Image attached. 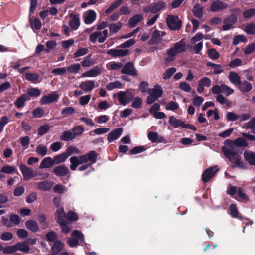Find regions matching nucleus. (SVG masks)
I'll return each instance as SVG.
<instances>
[{
    "label": "nucleus",
    "instance_id": "nucleus-25",
    "mask_svg": "<svg viewBox=\"0 0 255 255\" xmlns=\"http://www.w3.org/2000/svg\"><path fill=\"white\" fill-rule=\"evenodd\" d=\"M69 16L71 18V20L69 21L70 26L73 30L77 29L80 25V20L78 15L71 14Z\"/></svg>",
    "mask_w": 255,
    "mask_h": 255
},
{
    "label": "nucleus",
    "instance_id": "nucleus-27",
    "mask_svg": "<svg viewBox=\"0 0 255 255\" xmlns=\"http://www.w3.org/2000/svg\"><path fill=\"white\" fill-rule=\"evenodd\" d=\"M228 78L230 82L235 85H240L241 79L240 76L235 72L231 71L229 73Z\"/></svg>",
    "mask_w": 255,
    "mask_h": 255
},
{
    "label": "nucleus",
    "instance_id": "nucleus-64",
    "mask_svg": "<svg viewBox=\"0 0 255 255\" xmlns=\"http://www.w3.org/2000/svg\"><path fill=\"white\" fill-rule=\"evenodd\" d=\"M255 127V117L251 119L245 125V128L246 129H251V130Z\"/></svg>",
    "mask_w": 255,
    "mask_h": 255
},
{
    "label": "nucleus",
    "instance_id": "nucleus-14",
    "mask_svg": "<svg viewBox=\"0 0 255 255\" xmlns=\"http://www.w3.org/2000/svg\"><path fill=\"white\" fill-rule=\"evenodd\" d=\"M95 82L93 80H87L82 82L79 85V88L85 92H90L95 87Z\"/></svg>",
    "mask_w": 255,
    "mask_h": 255
},
{
    "label": "nucleus",
    "instance_id": "nucleus-51",
    "mask_svg": "<svg viewBox=\"0 0 255 255\" xmlns=\"http://www.w3.org/2000/svg\"><path fill=\"white\" fill-rule=\"evenodd\" d=\"M255 14V9L251 8L246 10L243 12V16L246 19L251 18Z\"/></svg>",
    "mask_w": 255,
    "mask_h": 255
},
{
    "label": "nucleus",
    "instance_id": "nucleus-56",
    "mask_svg": "<svg viewBox=\"0 0 255 255\" xmlns=\"http://www.w3.org/2000/svg\"><path fill=\"white\" fill-rule=\"evenodd\" d=\"M176 71V69L174 67H172L167 69L165 72L163 74V79H169L174 73Z\"/></svg>",
    "mask_w": 255,
    "mask_h": 255
},
{
    "label": "nucleus",
    "instance_id": "nucleus-47",
    "mask_svg": "<svg viewBox=\"0 0 255 255\" xmlns=\"http://www.w3.org/2000/svg\"><path fill=\"white\" fill-rule=\"evenodd\" d=\"M81 68V66L79 64H75L68 66L67 67L66 71L72 73H77Z\"/></svg>",
    "mask_w": 255,
    "mask_h": 255
},
{
    "label": "nucleus",
    "instance_id": "nucleus-18",
    "mask_svg": "<svg viewBox=\"0 0 255 255\" xmlns=\"http://www.w3.org/2000/svg\"><path fill=\"white\" fill-rule=\"evenodd\" d=\"M147 91L150 96L157 99L163 94V90L159 85H156L153 88L149 89Z\"/></svg>",
    "mask_w": 255,
    "mask_h": 255
},
{
    "label": "nucleus",
    "instance_id": "nucleus-49",
    "mask_svg": "<svg viewBox=\"0 0 255 255\" xmlns=\"http://www.w3.org/2000/svg\"><path fill=\"white\" fill-rule=\"evenodd\" d=\"M123 66L122 63L113 62L109 63L107 65V67L110 70H118L120 69Z\"/></svg>",
    "mask_w": 255,
    "mask_h": 255
},
{
    "label": "nucleus",
    "instance_id": "nucleus-16",
    "mask_svg": "<svg viewBox=\"0 0 255 255\" xmlns=\"http://www.w3.org/2000/svg\"><path fill=\"white\" fill-rule=\"evenodd\" d=\"M122 131V128H118L113 130L108 134L107 136V140L108 141L111 142L114 140L118 139L121 135Z\"/></svg>",
    "mask_w": 255,
    "mask_h": 255
},
{
    "label": "nucleus",
    "instance_id": "nucleus-63",
    "mask_svg": "<svg viewBox=\"0 0 255 255\" xmlns=\"http://www.w3.org/2000/svg\"><path fill=\"white\" fill-rule=\"evenodd\" d=\"M72 130L75 137L76 136L79 135L82 133L84 131V128L82 127L79 126L73 128Z\"/></svg>",
    "mask_w": 255,
    "mask_h": 255
},
{
    "label": "nucleus",
    "instance_id": "nucleus-2",
    "mask_svg": "<svg viewBox=\"0 0 255 255\" xmlns=\"http://www.w3.org/2000/svg\"><path fill=\"white\" fill-rule=\"evenodd\" d=\"M186 50V45L185 42L181 40L175 43L173 46L167 50V54L168 57L165 60V62L174 60V57L177 54L184 52Z\"/></svg>",
    "mask_w": 255,
    "mask_h": 255
},
{
    "label": "nucleus",
    "instance_id": "nucleus-7",
    "mask_svg": "<svg viewBox=\"0 0 255 255\" xmlns=\"http://www.w3.org/2000/svg\"><path fill=\"white\" fill-rule=\"evenodd\" d=\"M219 170L217 166L209 167L206 169L202 174V180L204 182H207L211 179Z\"/></svg>",
    "mask_w": 255,
    "mask_h": 255
},
{
    "label": "nucleus",
    "instance_id": "nucleus-50",
    "mask_svg": "<svg viewBox=\"0 0 255 255\" xmlns=\"http://www.w3.org/2000/svg\"><path fill=\"white\" fill-rule=\"evenodd\" d=\"M41 93V90L36 88H31L27 90V95L32 97H38Z\"/></svg>",
    "mask_w": 255,
    "mask_h": 255
},
{
    "label": "nucleus",
    "instance_id": "nucleus-22",
    "mask_svg": "<svg viewBox=\"0 0 255 255\" xmlns=\"http://www.w3.org/2000/svg\"><path fill=\"white\" fill-rule=\"evenodd\" d=\"M162 41L160 32L155 30L152 33L151 38L149 41V43L151 45L159 44Z\"/></svg>",
    "mask_w": 255,
    "mask_h": 255
},
{
    "label": "nucleus",
    "instance_id": "nucleus-3",
    "mask_svg": "<svg viewBox=\"0 0 255 255\" xmlns=\"http://www.w3.org/2000/svg\"><path fill=\"white\" fill-rule=\"evenodd\" d=\"M228 7L227 3L220 0H215L211 3L210 10L212 12H219L226 10Z\"/></svg>",
    "mask_w": 255,
    "mask_h": 255
},
{
    "label": "nucleus",
    "instance_id": "nucleus-19",
    "mask_svg": "<svg viewBox=\"0 0 255 255\" xmlns=\"http://www.w3.org/2000/svg\"><path fill=\"white\" fill-rule=\"evenodd\" d=\"M53 185L51 181L45 180L37 183V188L38 190L46 191L50 190Z\"/></svg>",
    "mask_w": 255,
    "mask_h": 255
},
{
    "label": "nucleus",
    "instance_id": "nucleus-57",
    "mask_svg": "<svg viewBox=\"0 0 255 255\" xmlns=\"http://www.w3.org/2000/svg\"><path fill=\"white\" fill-rule=\"evenodd\" d=\"M221 93H224V94L228 96L232 94L234 92V90L230 87L226 86L224 84H221Z\"/></svg>",
    "mask_w": 255,
    "mask_h": 255
},
{
    "label": "nucleus",
    "instance_id": "nucleus-24",
    "mask_svg": "<svg viewBox=\"0 0 255 255\" xmlns=\"http://www.w3.org/2000/svg\"><path fill=\"white\" fill-rule=\"evenodd\" d=\"M244 157L250 165L255 166V153L246 150L244 153Z\"/></svg>",
    "mask_w": 255,
    "mask_h": 255
},
{
    "label": "nucleus",
    "instance_id": "nucleus-8",
    "mask_svg": "<svg viewBox=\"0 0 255 255\" xmlns=\"http://www.w3.org/2000/svg\"><path fill=\"white\" fill-rule=\"evenodd\" d=\"M133 96L132 94L127 91H121L118 93V99L120 103L125 105L128 103H129L132 99Z\"/></svg>",
    "mask_w": 255,
    "mask_h": 255
},
{
    "label": "nucleus",
    "instance_id": "nucleus-45",
    "mask_svg": "<svg viewBox=\"0 0 255 255\" xmlns=\"http://www.w3.org/2000/svg\"><path fill=\"white\" fill-rule=\"evenodd\" d=\"M165 7L164 3L162 2H160L157 3L153 5H151L152 9L151 13H156L159 10L162 9Z\"/></svg>",
    "mask_w": 255,
    "mask_h": 255
},
{
    "label": "nucleus",
    "instance_id": "nucleus-46",
    "mask_svg": "<svg viewBox=\"0 0 255 255\" xmlns=\"http://www.w3.org/2000/svg\"><path fill=\"white\" fill-rule=\"evenodd\" d=\"M245 31L248 34L250 35H254L255 34V24L251 23L245 26L244 28Z\"/></svg>",
    "mask_w": 255,
    "mask_h": 255
},
{
    "label": "nucleus",
    "instance_id": "nucleus-52",
    "mask_svg": "<svg viewBox=\"0 0 255 255\" xmlns=\"http://www.w3.org/2000/svg\"><path fill=\"white\" fill-rule=\"evenodd\" d=\"M17 251L16 244L13 245H8L3 248L4 254H12Z\"/></svg>",
    "mask_w": 255,
    "mask_h": 255
},
{
    "label": "nucleus",
    "instance_id": "nucleus-53",
    "mask_svg": "<svg viewBox=\"0 0 255 255\" xmlns=\"http://www.w3.org/2000/svg\"><path fill=\"white\" fill-rule=\"evenodd\" d=\"M95 64V61L90 58V55L84 58L81 64L83 67H89Z\"/></svg>",
    "mask_w": 255,
    "mask_h": 255
},
{
    "label": "nucleus",
    "instance_id": "nucleus-36",
    "mask_svg": "<svg viewBox=\"0 0 255 255\" xmlns=\"http://www.w3.org/2000/svg\"><path fill=\"white\" fill-rule=\"evenodd\" d=\"M239 89L243 92H249L251 90L252 88V84L247 81H244L243 82H240V85H238Z\"/></svg>",
    "mask_w": 255,
    "mask_h": 255
},
{
    "label": "nucleus",
    "instance_id": "nucleus-62",
    "mask_svg": "<svg viewBox=\"0 0 255 255\" xmlns=\"http://www.w3.org/2000/svg\"><path fill=\"white\" fill-rule=\"evenodd\" d=\"M135 43V40L133 39H130L121 44L120 47L122 48H128L133 46Z\"/></svg>",
    "mask_w": 255,
    "mask_h": 255
},
{
    "label": "nucleus",
    "instance_id": "nucleus-44",
    "mask_svg": "<svg viewBox=\"0 0 255 255\" xmlns=\"http://www.w3.org/2000/svg\"><path fill=\"white\" fill-rule=\"evenodd\" d=\"M39 77V75L35 73L27 72L25 73V78L27 80L32 81L33 82H35L38 81Z\"/></svg>",
    "mask_w": 255,
    "mask_h": 255
},
{
    "label": "nucleus",
    "instance_id": "nucleus-12",
    "mask_svg": "<svg viewBox=\"0 0 255 255\" xmlns=\"http://www.w3.org/2000/svg\"><path fill=\"white\" fill-rule=\"evenodd\" d=\"M128 53L129 50L128 49L123 50L111 49L107 51V53L108 55L113 57H123L128 55Z\"/></svg>",
    "mask_w": 255,
    "mask_h": 255
},
{
    "label": "nucleus",
    "instance_id": "nucleus-33",
    "mask_svg": "<svg viewBox=\"0 0 255 255\" xmlns=\"http://www.w3.org/2000/svg\"><path fill=\"white\" fill-rule=\"evenodd\" d=\"M29 99V96L27 94L21 95L15 101V105L17 108H21L24 106V103Z\"/></svg>",
    "mask_w": 255,
    "mask_h": 255
},
{
    "label": "nucleus",
    "instance_id": "nucleus-40",
    "mask_svg": "<svg viewBox=\"0 0 255 255\" xmlns=\"http://www.w3.org/2000/svg\"><path fill=\"white\" fill-rule=\"evenodd\" d=\"M234 144L237 147H245L248 146V142L245 139L242 137H239L236 139L234 141Z\"/></svg>",
    "mask_w": 255,
    "mask_h": 255
},
{
    "label": "nucleus",
    "instance_id": "nucleus-37",
    "mask_svg": "<svg viewBox=\"0 0 255 255\" xmlns=\"http://www.w3.org/2000/svg\"><path fill=\"white\" fill-rule=\"evenodd\" d=\"M67 158V155H66L64 152L55 156L53 159L54 165L58 164L64 162Z\"/></svg>",
    "mask_w": 255,
    "mask_h": 255
},
{
    "label": "nucleus",
    "instance_id": "nucleus-54",
    "mask_svg": "<svg viewBox=\"0 0 255 255\" xmlns=\"http://www.w3.org/2000/svg\"><path fill=\"white\" fill-rule=\"evenodd\" d=\"M15 170L16 168L13 166L10 165H6L1 168L0 170V172L7 174H12L15 171Z\"/></svg>",
    "mask_w": 255,
    "mask_h": 255
},
{
    "label": "nucleus",
    "instance_id": "nucleus-38",
    "mask_svg": "<svg viewBox=\"0 0 255 255\" xmlns=\"http://www.w3.org/2000/svg\"><path fill=\"white\" fill-rule=\"evenodd\" d=\"M122 26V23L120 22L116 23H111L108 25L110 32L113 33L118 32Z\"/></svg>",
    "mask_w": 255,
    "mask_h": 255
},
{
    "label": "nucleus",
    "instance_id": "nucleus-4",
    "mask_svg": "<svg viewBox=\"0 0 255 255\" xmlns=\"http://www.w3.org/2000/svg\"><path fill=\"white\" fill-rule=\"evenodd\" d=\"M166 22L171 30H179L181 27V21L178 16L175 15H168L166 19Z\"/></svg>",
    "mask_w": 255,
    "mask_h": 255
},
{
    "label": "nucleus",
    "instance_id": "nucleus-42",
    "mask_svg": "<svg viewBox=\"0 0 255 255\" xmlns=\"http://www.w3.org/2000/svg\"><path fill=\"white\" fill-rule=\"evenodd\" d=\"M216 100L221 104H225L227 107H230L231 105V101H229L225 98L222 95L219 94L216 97Z\"/></svg>",
    "mask_w": 255,
    "mask_h": 255
},
{
    "label": "nucleus",
    "instance_id": "nucleus-28",
    "mask_svg": "<svg viewBox=\"0 0 255 255\" xmlns=\"http://www.w3.org/2000/svg\"><path fill=\"white\" fill-rule=\"evenodd\" d=\"M148 138L152 143L161 142L164 140V138L159 136L156 132H149L148 133Z\"/></svg>",
    "mask_w": 255,
    "mask_h": 255
},
{
    "label": "nucleus",
    "instance_id": "nucleus-60",
    "mask_svg": "<svg viewBox=\"0 0 255 255\" xmlns=\"http://www.w3.org/2000/svg\"><path fill=\"white\" fill-rule=\"evenodd\" d=\"M207 65L209 66H212L214 67V73L215 74H219L223 72V70L221 69V66L220 65L216 64L212 62L207 63Z\"/></svg>",
    "mask_w": 255,
    "mask_h": 255
},
{
    "label": "nucleus",
    "instance_id": "nucleus-41",
    "mask_svg": "<svg viewBox=\"0 0 255 255\" xmlns=\"http://www.w3.org/2000/svg\"><path fill=\"white\" fill-rule=\"evenodd\" d=\"M122 0H117L115 1L113 3H112L110 5V6L108 9H107L105 10V13L109 14V13L111 12L112 11H113L118 6H119L122 4Z\"/></svg>",
    "mask_w": 255,
    "mask_h": 255
},
{
    "label": "nucleus",
    "instance_id": "nucleus-48",
    "mask_svg": "<svg viewBox=\"0 0 255 255\" xmlns=\"http://www.w3.org/2000/svg\"><path fill=\"white\" fill-rule=\"evenodd\" d=\"M122 85L121 83L118 81L109 83L107 86V89L110 91L115 88H121Z\"/></svg>",
    "mask_w": 255,
    "mask_h": 255
},
{
    "label": "nucleus",
    "instance_id": "nucleus-39",
    "mask_svg": "<svg viewBox=\"0 0 255 255\" xmlns=\"http://www.w3.org/2000/svg\"><path fill=\"white\" fill-rule=\"evenodd\" d=\"M169 122L170 125L175 128H177L179 126H181L182 127V125L183 124V122L182 121L176 119L174 116L170 117Z\"/></svg>",
    "mask_w": 255,
    "mask_h": 255
},
{
    "label": "nucleus",
    "instance_id": "nucleus-43",
    "mask_svg": "<svg viewBox=\"0 0 255 255\" xmlns=\"http://www.w3.org/2000/svg\"><path fill=\"white\" fill-rule=\"evenodd\" d=\"M36 151L38 155L44 156L47 152V148L46 146L40 144L37 146Z\"/></svg>",
    "mask_w": 255,
    "mask_h": 255
},
{
    "label": "nucleus",
    "instance_id": "nucleus-20",
    "mask_svg": "<svg viewBox=\"0 0 255 255\" xmlns=\"http://www.w3.org/2000/svg\"><path fill=\"white\" fill-rule=\"evenodd\" d=\"M63 247L64 245L60 241L57 240L55 241L51 247V255H55L58 254L63 250Z\"/></svg>",
    "mask_w": 255,
    "mask_h": 255
},
{
    "label": "nucleus",
    "instance_id": "nucleus-58",
    "mask_svg": "<svg viewBox=\"0 0 255 255\" xmlns=\"http://www.w3.org/2000/svg\"><path fill=\"white\" fill-rule=\"evenodd\" d=\"M208 56L212 59L216 60L219 57V54L215 49H209L207 51Z\"/></svg>",
    "mask_w": 255,
    "mask_h": 255
},
{
    "label": "nucleus",
    "instance_id": "nucleus-30",
    "mask_svg": "<svg viewBox=\"0 0 255 255\" xmlns=\"http://www.w3.org/2000/svg\"><path fill=\"white\" fill-rule=\"evenodd\" d=\"M192 12L196 17L202 18L203 15V7L200 4H197L193 7Z\"/></svg>",
    "mask_w": 255,
    "mask_h": 255
},
{
    "label": "nucleus",
    "instance_id": "nucleus-21",
    "mask_svg": "<svg viewBox=\"0 0 255 255\" xmlns=\"http://www.w3.org/2000/svg\"><path fill=\"white\" fill-rule=\"evenodd\" d=\"M84 22L87 24L92 23L96 19V14L92 10L87 11L84 14Z\"/></svg>",
    "mask_w": 255,
    "mask_h": 255
},
{
    "label": "nucleus",
    "instance_id": "nucleus-32",
    "mask_svg": "<svg viewBox=\"0 0 255 255\" xmlns=\"http://www.w3.org/2000/svg\"><path fill=\"white\" fill-rule=\"evenodd\" d=\"M54 165L53 159L47 157L43 159L40 165V168H50Z\"/></svg>",
    "mask_w": 255,
    "mask_h": 255
},
{
    "label": "nucleus",
    "instance_id": "nucleus-5",
    "mask_svg": "<svg viewBox=\"0 0 255 255\" xmlns=\"http://www.w3.org/2000/svg\"><path fill=\"white\" fill-rule=\"evenodd\" d=\"M84 242V236L83 234L78 230H74L71 235L67 243L70 247L77 246L79 243Z\"/></svg>",
    "mask_w": 255,
    "mask_h": 255
},
{
    "label": "nucleus",
    "instance_id": "nucleus-17",
    "mask_svg": "<svg viewBox=\"0 0 255 255\" xmlns=\"http://www.w3.org/2000/svg\"><path fill=\"white\" fill-rule=\"evenodd\" d=\"M65 212L63 207L58 208L55 213V219L56 222L58 224L65 222Z\"/></svg>",
    "mask_w": 255,
    "mask_h": 255
},
{
    "label": "nucleus",
    "instance_id": "nucleus-9",
    "mask_svg": "<svg viewBox=\"0 0 255 255\" xmlns=\"http://www.w3.org/2000/svg\"><path fill=\"white\" fill-rule=\"evenodd\" d=\"M70 161L71 163L70 168L72 171H75L78 165L86 163L83 155L78 157L72 156L70 158Z\"/></svg>",
    "mask_w": 255,
    "mask_h": 255
},
{
    "label": "nucleus",
    "instance_id": "nucleus-11",
    "mask_svg": "<svg viewBox=\"0 0 255 255\" xmlns=\"http://www.w3.org/2000/svg\"><path fill=\"white\" fill-rule=\"evenodd\" d=\"M237 21V18L234 15H231L224 20L223 30H228L233 27V24Z\"/></svg>",
    "mask_w": 255,
    "mask_h": 255
},
{
    "label": "nucleus",
    "instance_id": "nucleus-6",
    "mask_svg": "<svg viewBox=\"0 0 255 255\" xmlns=\"http://www.w3.org/2000/svg\"><path fill=\"white\" fill-rule=\"evenodd\" d=\"M121 72L122 74L132 76H137L138 75L137 71L134 66V63L131 62L126 63L122 68Z\"/></svg>",
    "mask_w": 255,
    "mask_h": 255
},
{
    "label": "nucleus",
    "instance_id": "nucleus-1",
    "mask_svg": "<svg viewBox=\"0 0 255 255\" xmlns=\"http://www.w3.org/2000/svg\"><path fill=\"white\" fill-rule=\"evenodd\" d=\"M222 151L224 155L227 158L231 163V167L234 168L238 167L240 168L243 169L245 168L243 162L241 160L242 157L241 153L239 150L235 149L231 147H222Z\"/></svg>",
    "mask_w": 255,
    "mask_h": 255
},
{
    "label": "nucleus",
    "instance_id": "nucleus-59",
    "mask_svg": "<svg viewBox=\"0 0 255 255\" xmlns=\"http://www.w3.org/2000/svg\"><path fill=\"white\" fill-rule=\"evenodd\" d=\"M199 84L203 87H209L211 84V80L209 78L205 77L200 80Z\"/></svg>",
    "mask_w": 255,
    "mask_h": 255
},
{
    "label": "nucleus",
    "instance_id": "nucleus-26",
    "mask_svg": "<svg viewBox=\"0 0 255 255\" xmlns=\"http://www.w3.org/2000/svg\"><path fill=\"white\" fill-rule=\"evenodd\" d=\"M143 19L142 15L137 14L131 17L129 21L128 24L131 27H134L136 25Z\"/></svg>",
    "mask_w": 255,
    "mask_h": 255
},
{
    "label": "nucleus",
    "instance_id": "nucleus-61",
    "mask_svg": "<svg viewBox=\"0 0 255 255\" xmlns=\"http://www.w3.org/2000/svg\"><path fill=\"white\" fill-rule=\"evenodd\" d=\"M44 114V110L41 108H37L33 111V116L35 118H40Z\"/></svg>",
    "mask_w": 255,
    "mask_h": 255
},
{
    "label": "nucleus",
    "instance_id": "nucleus-23",
    "mask_svg": "<svg viewBox=\"0 0 255 255\" xmlns=\"http://www.w3.org/2000/svg\"><path fill=\"white\" fill-rule=\"evenodd\" d=\"M86 162H90L89 164L95 163L97 161L98 154L95 151H91L89 153L83 155Z\"/></svg>",
    "mask_w": 255,
    "mask_h": 255
},
{
    "label": "nucleus",
    "instance_id": "nucleus-15",
    "mask_svg": "<svg viewBox=\"0 0 255 255\" xmlns=\"http://www.w3.org/2000/svg\"><path fill=\"white\" fill-rule=\"evenodd\" d=\"M53 172L57 176L63 177L69 172V169L65 166L59 165L53 169Z\"/></svg>",
    "mask_w": 255,
    "mask_h": 255
},
{
    "label": "nucleus",
    "instance_id": "nucleus-31",
    "mask_svg": "<svg viewBox=\"0 0 255 255\" xmlns=\"http://www.w3.org/2000/svg\"><path fill=\"white\" fill-rule=\"evenodd\" d=\"M26 227L33 232H36L39 230V227L36 221L30 220L25 222Z\"/></svg>",
    "mask_w": 255,
    "mask_h": 255
},
{
    "label": "nucleus",
    "instance_id": "nucleus-29",
    "mask_svg": "<svg viewBox=\"0 0 255 255\" xmlns=\"http://www.w3.org/2000/svg\"><path fill=\"white\" fill-rule=\"evenodd\" d=\"M101 73V70L98 67H95L89 71L82 74V77H96Z\"/></svg>",
    "mask_w": 255,
    "mask_h": 255
},
{
    "label": "nucleus",
    "instance_id": "nucleus-35",
    "mask_svg": "<svg viewBox=\"0 0 255 255\" xmlns=\"http://www.w3.org/2000/svg\"><path fill=\"white\" fill-rule=\"evenodd\" d=\"M17 251H19L24 253H28L30 251V247L25 242H18L16 244Z\"/></svg>",
    "mask_w": 255,
    "mask_h": 255
},
{
    "label": "nucleus",
    "instance_id": "nucleus-13",
    "mask_svg": "<svg viewBox=\"0 0 255 255\" xmlns=\"http://www.w3.org/2000/svg\"><path fill=\"white\" fill-rule=\"evenodd\" d=\"M58 97L59 95L57 94L55 92H53L48 95L43 96L41 99L40 102L43 104H48L57 101Z\"/></svg>",
    "mask_w": 255,
    "mask_h": 255
},
{
    "label": "nucleus",
    "instance_id": "nucleus-34",
    "mask_svg": "<svg viewBox=\"0 0 255 255\" xmlns=\"http://www.w3.org/2000/svg\"><path fill=\"white\" fill-rule=\"evenodd\" d=\"M72 130L64 132L60 136V139L64 141H69L75 138Z\"/></svg>",
    "mask_w": 255,
    "mask_h": 255
},
{
    "label": "nucleus",
    "instance_id": "nucleus-55",
    "mask_svg": "<svg viewBox=\"0 0 255 255\" xmlns=\"http://www.w3.org/2000/svg\"><path fill=\"white\" fill-rule=\"evenodd\" d=\"M50 129V126L45 124L40 126L38 129V133L39 135H42L47 133Z\"/></svg>",
    "mask_w": 255,
    "mask_h": 255
},
{
    "label": "nucleus",
    "instance_id": "nucleus-10",
    "mask_svg": "<svg viewBox=\"0 0 255 255\" xmlns=\"http://www.w3.org/2000/svg\"><path fill=\"white\" fill-rule=\"evenodd\" d=\"M19 168L23 174L24 180H29L34 176L32 169L26 165L21 164L19 166Z\"/></svg>",
    "mask_w": 255,
    "mask_h": 255
}]
</instances>
